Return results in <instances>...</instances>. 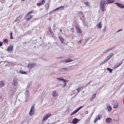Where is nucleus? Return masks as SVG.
Instances as JSON below:
<instances>
[{
  "label": "nucleus",
  "mask_w": 124,
  "mask_h": 124,
  "mask_svg": "<svg viewBox=\"0 0 124 124\" xmlns=\"http://www.w3.org/2000/svg\"><path fill=\"white\" fill-rule=\"evenodd\" d=\"M106 4V2L104 0H101L100 2V9L101 11H103V12H104V11L106 10H105Z\"/></svg>",
  "instance_id": "obj_1"
},
{
  "label": "nucleus",
  "mask_w": 124,
  "mask_h": 124,
  "mask_svg": "<svg viewBox=\"0 0 124 124\" xmlns=\"http://www.w3.org/2000/svg\"><path fill=\"white\" fill-rule=\"evenodd\" d=\"M33 12V11L29 12L26 15V16H25V20H26V21H30L31 19V18H32V15H31V14H32Z\"/></svg>",
  "instance_id": "obj_2"
},
{
  "label": "nucleus",
  "mask_w": 124,
  "mask_h": 124,
  "mask_svg": "<svg viewBox=\"0 0 124 124\" xmlns=\"http://www.w3.org/2000/svg\"><path fill=\"white\" fill-rule=\"evenodd\" d=\"M34 108H35V106L34 105H32L29 112V115L30 116L34 115V113H35V110Z\"/></svg>",
  "instance_id": "obj_3"
},
{
  "label": "nucleus",
  "mask_w": 124,
  "mask_h": 124,
  "mask_svg": "<svg viewBox=\"0 0 124 124\" xmlns=\"http://www.w3.org/2000/svg\"><path fill=\"white\" fill-rule=\"evenodd\" d=\"M73 62V60L72 59L67 58V59L62 60L61 61V62L62 63H67L68 62Z\"/></svg>",
  "instance_id": "obj_4"
},
{
  "label": "nucleus",
  "mask_w": 124,
  "mask_h": 124,
  "mask_svg": "<svg viewBox=\"0 0 124 124\" xmlns=\"http://www.w3.org/2000/svg\"><path fill=\"white\" fill-rule=\"evenodd\" d=\"M56 79L58 81H63L64 87H66V84H67V82H68V81L66 80V79H64L62 78H61V77L57 78Z\"/></svg>",
  "instance_id": "obj_5"
},
{
  "label": "nucleus",
  "mask_w": 124,
  "mask_h": 124,
  "mask_svg": "<svg viewBox=\"0 0 124 124\" xmlns=\"http://www.w3.org/2000/svg\"><path fill=\"white\" fill-rule=\"evenodd\" d=\"M36 65V63L30 62L28 64L27 67L29 69H31V68H33Z\"/></svg>",
  "instance_id": "obj_6"
},
{
  "label": "nucleus",
  "mask_w": 124,
  "mask_h": 124,
  "mask_svg": "<svg viewBox=\"0 0 124 124\" xmlns=\"http://www.w3.org/2000/svg\"><path fill=\"white\" fill-rule=\"evenodd\" d=\"M51 115L52 114H51L50 113H48L46 114V115H44V116L43 117L42 122H45V121H46L48 119V118L51 117Z\"/></svg>",
  "instance_id": "obj_7"
},
{
  "label": "nucleus",
  "mask_w": 124,
  "mask_h": 124,
  "mask_svg": "<svg viewBox=\"0 0 124 124\" xmlns=\"http://www.w3.org/2000/svg\"><path fill=\"white\" fill-rule=\"evenodd\" d=\"M84 106H81V107L78 108L76 110H75L73 112H72L70 114V116H73L75 114H76L80 109H82Z\"/></svg>",
  "instance_id": "obj_8"
},
{
  "label": "nucleus",
  "mask_w": 124,
  "mask_h": 124,
  "mask_svg": "<svg viewBox=\"0 0 124 124\" xmlns=\"http://www.w3.org/2000/svg\"><path fill=\"white\" fill-rule=\"evenodd\" d=\"M102 119V115L101 114H99L98 116L96 117V118L94 119V123H96L97 121H99V120H101Z\"/></svg>",
  "instance_id": "obj_9"
},
{
  "label": "nucleus",
  "mask_w": 124,
  "mask_h": 124,
  "mask_svg": "<svg viewBox=\"0 0 124 124\" xmlns=\"http://www.w3.org/2000/svg\"><path fill=\"white\" fill-rule=\"evenodd\" d=\"M114 4H117V6H118V7H120V8H121L122 9H123V8H124V4L115 2L114 3Z\"/></svg>",
  "instance_id": "obj_10"
},
{
  "label": "nucleus",
  "mask_w": 124,
  "mask_h": 124,
  "mask_svg": "<svg viewBox=\"0 0 124 124\" xmlns=\"http://www.w3.org/2000/svg\"><path fill=\"white\" fill-rule=\"evenodd\" d=\"M46 1L45 0H42V1H40L39 3H37V6H41V5H43L45 4Z\"/></svg>",
  "instance_id": "obj_11"
},
{
  "label": "nucleus",
  "mask_w": 124,
  "mask_h": 124,
  "mask_svg": "<svg viewBox=\"0 0 124 124\" xmlns=\"http://www.w3.org/2000/svg\"><path fill=\"white\" fill-rule=\"evenodd\" d=\"M124 60H122V61L120 62V63H117L115 65H114V68H118V67H119V66H121V65H122V64H123V61Z\"/></svg>",
  "instance_id": "obj_12"
},
{
  "label": "nucleus",
  "mask_w": 124,
  "mask_h": 124,
  "mask_svg": "<svg viewBox=\"0 0 124 124\" xmlns=\"http://www.w3.org/2000/svg\"><path fill=\"white\" fill-rule=\"evenodd\" d=\"M13 50V45L10 46L7 49V52H10V53H11Z\"/></svg>",
  "instance_id": "obj_13"
},
{
  "label": "nucleus",
  "mask_w": 124,
  "mask_h": 124,
  "mask_svg": "<svg viewBox=\"0 0 124 124\" xmlns=\"http://www.w3.org/2000/svg\"><path fill=\"white\" fill-rule=\"evenodd\" d=\"M59 95V93L56 92V91H54L52 93V96L53 97H56V96H58Z\"/></svg>",
  "instance_id": "obj_14"
},
{
  "label": "nucleus",
  "mask_w": 124,
  "mask_h": 124,
  "mask_svg": "<svg viewBox=\"0 0 124 124\" xmlns=\"http://www.w3.org/2000/svg\"><path fill=\"white\" fill-rule=\"evenodd\" d=\"M115 2V0H106L105 2L107 4H110Z\"/></svg>",
  "instance_id": "obj_15"
},
{
  "label": "nucleus",
  "mask_w": 124,
  "mask_h": 124,
  "mask_svg": "<svg viewBox=\"0 0 124 124\" xmlns=\"http://www.w3.org/2000/svg\"><path fill=\"white\" fill-rule=\"evenodd\" d=\"M76 30H77V32L78 33H82V30H81V29L79 28L78 26H76Z\"/></svg>",
  "instance_id": "obj_16"
},
{
  "label": "nucleus",
  "mask_w": 124,
  "mask_h": 124,
  "mask_svg": "<svg viewBox=\"0 0 124 124\" xmlns=\"http://www.w3.org/2000/svg\"><path fill=\"white\" fill-rule=\"evenodd\" d=\"M13 86H17V85H18V80L16 79H14L13 81Z\"/></svg>",
  "instance_id": "obj_17"
},
{
  "label": "nucleus",
  "mask_w": 124,
  "mask_h": 124,
  "mask_svg": "<svg viewBox=\"0 0 124 124\" xmlns=\"http://www.w3.org/2000/svg\"><path fill=\"white\" fill-rule=\"evenodd\" d=\"M67 70H68L67 68H63L62 69H60L59 70V71H60V72H65V71H67Z\"/></svg>",
  "instance_id": "obj_18"
},
{
  "label": "nucleus",
  "mask_w": 124,
  "mask_h": 124,
  "mask_svg": "<svg viewBox=\"0 0 124 124\" xmlns=\"http://www.w3.org/2000/svg\"><path fill=\"white\" fill-rule=\"evenodd\" d=\"M96 28L97 29H101V28H102V24L101 23V22H99L96 25Z\"/></svg>",
  "instance_id": "obj_19"
},
{
  "label": "nucleus",
  "mask_w": 124,
  "mask_h": 124,
  "mask_svg": "<svg viewBox=\"0 0 124 124\" xmlns=\"http://www.w3.org/2000/svg\"><path fill=\"white\" fill-rule=\"evenodd\" d=\"M112 121H113V120L112 119V118H107L106 119V122L108 123V124H110V123H112Z\"/></svg>",
  "instance_id": "obj_20"
},
{
  "label": "nucleus",
  "mask_w": 124,
  "mask_h": 124,
  "mask_svg": "<svg viewBox=\"0 0 124 124\" xmlns=\"http://www.w3.org/2000/svg\"><path fill=\"white\" fill-rule=\"evenodd\" d=\"M29 90H27L25 92V96L27 98H29V96H30V94H29Z\"/></svg>",
  "instance_id": "obj_21"
},
{
  "label": "nucleus",
  "mask_w": 124,
  "mask_h": 124,
  "mask_svg": "<svg viewBox=\"0 0 124 124\" xmlns=\"http://www.w3.org/2000/svg\"><path fill=\"white\" fill-rule=\"evenodd\" d=\"M72 123L74 124H78V119H77V118L74 119L73 120Z\"/></svg>",
  "instance_id": "obj_22"
},
{
  "label": "nucleus",
  "mask_w": 124,
  "mask_h": 124,
  "mask_svg": "<svg viewBox=\"0 0 124 124\" xmlns=\"http://www.w3.org/2000/svg\"><path fill=\"white\" fill-rule=\"evenodd\" d=\"M83 89H84V86L79 87L77 89V91L79 93L80 91H82Z\"/></svg>",
  "instance_id": "obj_23"
},
{
  "label": "nucleus",
  "mask_w": 124,
  "mask_h": 124,
  "mask_svg": "<svg viewBox=\"0 0 124 124\" xmlns=\"http://www.w3.org/2000/svg\"><path fill=\"white\" fill-rule=\"evenodd\" d=\"M58 37L60 40V42H61V43H63L64 41V39H63V37L61 36H59Z\"/></svg>",
  "instance_id": "obj_24"
},
{
  "label": "nucleus",
  "mask_w": 124,
  "mask_h": 124,
  "mask_svg": "<svg viewBox=\"0 0 124 124\" xmlns=\"http://www.w3.org/2000/svg\"><path fill=\"white\" fill-rule=\"evenodd\" d=\"M62 8H63V7L60 6L54 9L53 11H56V10H60V9H61V10H62Z\"/></svg>",
  "instance_id": "obj_25"
},
{
  "label": "nucleus",
  "mask_w": 124,
  "mask_h": 124,
  "mask_svg": "<svg viewBox=\"0 0 124 124\" xmlns=\"http://www.w3.org/2000/svg\"><path fill=\"white\" fill-rule=\"evenodd\" d=\"M78 14H79L83 18H84V17H85V16L84 15V13H83V12H82V11H79L78 13Z\"/></svg>",
  "instance_id": "obj_26"
},
{
  "label": "nucleus",
  "mask_w": 124,
  "mask_h": 124,
  "mask_svg": "<svg viewBox=\"0 0 124 124\" xmlns=\"http://www.w3.org/2000/svg\"><path fill=\"white\" fill-rule=\"evenodd\" d=\"M2 87H4V82L3 81H0V88H2Z\"/></svg>",
  "instance_id": "obj_27"
},
{
  "label": "nucleus",
  "mask_w": 124,
  "mask_h": 124,
  "mask_svg": "<svg viewBox=\"0 0 124 124\" xmlns=\"http://www.w3.org/2000/svg\"><path fill=\"white\" fill-rule=\"evenodd\" d=\"M107 108L108 112H110L112 110V107L110 105H108Z\"/></svg>",
  "instance_id": "obj_28"
},
{
  "label": "nucleus",
  "mask_w": 124,
  "mask_h": 124,
  "mask_svg": "<svg viewBox=\"0 0 124 124\" xmlns=\"http://www.w3.org/2000/svg\"><path fill=\"white\" fill-rule=\"evenodd\" d=\"M19 73L20 74H27V72H24V71L20 70L19 71Z\"/></svg>",
  "instance_id": "obj_29"
},
{
  "label": "nucleus",
  "mask_w": 124,
  "mask_h": 124,
  "mask_svg": "<svg viewBox=\"0 0 124 124\" xmlns=\"http://www.w3.org/2000/svg\"><path fill=\"white\" fill-rule=\"evenodd\" d=\"M107 70H108L109 72V73H112V72H113V69L111 68H108Z\"/></svg>",
  "instance_id": "obj_30"
},
{
  "label": "nucleus",
  "mask_w": 124,
  "mask_h": 124,
  "mask_svg": "<svg viewBox=\"0 0 124 124\" xmlns=\"http://www.w3.org/2000/svg\"><path fill=\"white\" fill-rule=\"evenodd\" d=\"M111 58H112V55H109L107 57V60H108H108H110V59H111Z\"/></svg>",
  "instance_id": "obj_31"
},
{
  "label": "nucleus",
  "mask_w": 124,
  "mask_h": 124,
  "mask_svg": "<svg viewBox=\"0 0 124 124\" xmlns=\"http://www.w3.org/2000/svg\"><path fill=\"white\" fill-rule=\"evenodd\" d=\"M118 107H119L118 104H116L113 106V108H118Z\"/></svg>",
  "instance_id": "obj_32"
},
{
  "label": "nucleus",
  "mask_w": 124,
  "mask_h": 124,
  "mask_svg": "<svg viewBox=\"0 0 124 124\" xmlns=\"http://www.w3.org/2000/svg\"><path fill=\"white\" fill-rule=\"evenodd\" d=\"M19 18H20V16L17 17L16 19L15 20V22H17V23H19V22H20V20H19Z\"/></svg>",
  "instance_id": "obj_33"
},
{
  "label": "nucleus",
  "mask_w": 124,
  "mask_h": 124,
  "mask_svg": "<svg viewBox=\"0 0 124 124\" xmlns=\"http://www.w3.org/2000/svg\"><path fill=\"white\" fill-rule=\"evenodd\" d=\"M10 38L11 39H13V33H12V32H10Z\"/></svg>",
  "instance_id": "obj_34"
},
{
  "label": "nucleus",
  "mask_w": 124,
  "mask_h": 124,
  "mask_svg": "<svg viewBox=\"0 0 124 124\" xmlns=\"http://www.w3.org/2000/svg\"><path fill=\"white\" fill-rule=\"evenodd\" d=\"M96 97V93H94L92 95V98H93V99H94V98H95Z\"/></svg>",
  "instance_id": "obj_35"
},
{
  "label": "nucleus",
  "mask_w": 124,
  "mask_h": 124,
  "mask_svg": "<svg viewBox=\"0 0 124 124\" xmlns=\"http://www.w3.org/2000/svg\"><path fill=\"white\" fill-rule=\"evenodd\" d=\"M45 6H46V9L48 10V9H49V4H46Z\"/></svg>",
  "instance_id": "obj_36"
},
{
  "label": "nucleus",
  "mask_w": 124,
  "mask_h": 124,
  "mask_svg": "<svg viewBox=\"0 0 124 124\" xmlns=\"http://www.w3.org/2000/svg\"><path fill=\"white\" fill-rule=\"evenodd\" d=\"M82 42H83V40H80L79 41H78V45H80Z\"/></svg>",
  "instance_id": "obj_37"
},
{
  "label": "nucleus",
  "mask_w": 124,
  "mask_h": 124,
  "mask_svg": "<svg viewBox=\"0 0 124 124\" xmlns=\"http://www.w3.org/2000/svg\"><path fill=\"white\" fill-rule=\"evenodd\" d=\"M3 42H4V43H8V39H5L3 40Z\"/></svg>",
  "instance_id": "obj_38"
},
{
  "label": "nucleus",
  "mask_w": 124,
  "mask_h": 124,
  "mask_svg": "<svg viewBox=\"0 0 124 124\" xmlns=\"http://www.w3.org/2000/svg\"><path fill=\"white\" fill-rule=\"evenodd\" d=\"M49 31L50 33H53V31H52V29H51V27L48 28Z\"/></svg>",
  "instance_id": "obj_39"
},
{
  "label": "nucleus",
  "mask_w": 124,
  "mask_h": 124,
  "mask_svg": "<svg viewBox=\"0 0 124 124\" xmlns=\"http://www.w3.org/2000/svg\"><path fill=\"white\" fill-rule=\"evenodd\" d=\"M84 3L87 6H90V3L89 2H85Z\"/></svg>",
  "instance_id": "obj_40"
},
{
  "label": "nucleus",
  "mask_w": 124,
  "mask_h": 124,
  "mask_svg": "<svg viewBox=\"0 0 124 124\" xmlns=\"http://www.w3.org/2000/svg\"><path fill=\"white\" fill-rule=\"evenodd\" d=\"M111 50H112V48L110 49H108L106 50V53H108V52H109V51H111Z\"/></svg>",
  "instance_id": "obj_41"
},
{
  "label": "nucleus",
  "mask_w": 124,
  "mask_h": 124,
  "mask_svg": "<svg viewBox=\"0 0 124 124\" xmlns=\"http://www.w3.org/2000/svg\"><path fill=\"white\" fill-rule=\"evenodd\" d=\"M71 31L72 32V33H73V32H74V28H72L71 29Z\"/></svg>",
  "instance_id": "obj_42"
},
{
  "label": "nucleus",
  "mask_w": 124,
  "mask_h": 124,
  "mask_svg": "<svg viewBox=\"0 0 124 124\" xmlns=\"http://www.w3.org/2000/svg\"><path fill=\"white\" fill-rule=\"evenodd\" d=\"M0 102H1V101H2V97L0 95Z\"/></svg>",
  "instance_id": "obj_43"
},
{
  "label": "nucleus",
  "mask_w": 124,
  "mask_h": 124,
  "mask_svg": "<svg viewBox=\"0 0 124 124\" xmlns=\"http://www.w3.org/2000/svg\"><path fill=\"white\" fill-rule=\"evenodd\" d=\"M57 45H58V42L54 43V46H57Z\"/></svg>",
  "instance_id": "obj_44"
},
{
  "label": "nucleus",
  "mask_w": 124,
  "mask_h": 124,
  "mask_svg": "<svg viewBox=\"0 0 124 124\" xmlns=\"http://www.w3.org/2000/svg\"><path fill=\"white\" fill-rule=\"evenodd\" d=\"M106 29V27L105 26L104 30L103 31V32H106V31L105 30Z\"/></svg>",
  "instance_id": "obj_45"
},
{
  "label": "nucleus",
  "mask_w": 124,
  "mask_h": 124,
  "mask_svg": "<svg viewBox=\"0 0 124 124\" xmlns=\"http://www.w3.org/2000/svg\"><path fill=\"white\" fill-rule=\"evenodd\" d=\"M93 97L90 98V102L93 101Z\"/></svg>",
  "instance_id": "obj_46"
},
{
  "label": "nucleus",
  "mask_w": 124,
  "mask_h": 124,
  "mask_svg": "<svg viewBox=\"0 0 124 124\" xmlns=\"http://www.w3.org/2000/svg\"><path fill=\"white\" fill-rule=\"evenodd\" d=\"M107 61H108V60H107V59L104 60L103 61V62H104V63H105V62H107Z\"/></svg>",
  "instance_id": "obj_47"
},
{
  "label": "nucleus",
  "mask_w": 124,
  "mask_h": 124,
  "mask_svg": "<svg viewBox=\"0 0 124 124\" xmlns=\"http://www.w3.org/2000/svg\"><path fill=\"white\" fill-rule=\"evenodd\" d=\"M123 31V29L119 30L118 31H117V32H120V31Z\"/></svg>",
  "instance_id": "obj_48"
},
{
  "label": "nucleus",
  "mask_w": 124,
  "mask_h": 124,
  "mask_svg": "<svg viewBox=\"0 0 124 124\" xmlns=\"http://www.w3.org/2000/svg\"><path fill=\"white\" fill-rule=\"evenodd\" d=\"M2 44H3L2 42H0V46H2Z\"/></svg>",
  "instance_id": "obj_49"
},
{
  "label": "nucleus",
  "mask_w": 124,
  "mask_h": 124,
  "mask_svg": "<svg viewBox=\"0 0 124 124\" xmlns=\"http://www.w3.org/2000/svg\"><path fill=\"white\" fill-rule=\"evenodd\" d=\"M90 84H91V82H89V83H88L87 84V85H86V86H89V85Z\"/></svg>",
  "instance_id": "obj_50"
},
{
  "label": "nucleus",
  "mask_w": 124,
  "mask_h": 124,
  "mask_svg": "<svg viewBox=\"0 0 124 124\" xmlns=\"http://www.w3.org/2000/svg\"><path fill=\"white\" fill-rule=\"evenodd\" d=\"M103 63H105L104 62H102V63H101V64H103Z\"/></svg>",
  "instance_id": "obj_51"
},
{
  "label": "nucleus",
  "mask_w": 124,
  "mask_h": 124,
  "mask_svg": "<svg viewBox=\"0 0 124 124\" xmlns=\"http://www.w3.org/2000/svg\"><path fill=\"white\" fill-rule=\"evenodd\" d=\"M86 114H89V112H88V111H87L86 112Z\"/></svg>",
  "instance_id": "obj_52"
},
{
  "label": "nucleus",
  "mask_w": 124,
  "mask_h": 124,
  "mask_svg": "<svg viewBox=\"0 0 124 124\" xmlns=\"http://www.w3.org/2000/svg\"><path fill=\"white\" fill-rule=\"evenodd\" d=\"M21 1H25V0H21Z\"/></svg>",
  "instance_id": "obj_53"
},
{
  "label": "nucleus",
  "mask_w": 124,
  "mask_h": 124,
  "mask_svg": "<svg viewBox=\"0 0 124 124\" xmlns=\"http://www.w3.org/2000/svg\"><path fill=\"white\" fill-rule=\"evenodd\" d=\"M62 31V29H61L60 30V31Z\"/></svg>",
  "instance_id": "obj_54"
},
{
  "label": "nucleus",
  "mask_w": 124,
  "mask_h": 124,
  "mask_svg": "<svg viewBox=\"0 0 124 124\" xmlns=\"http://www.w3.org/2000/svg\"><path fill=\"white\" fill-rule=\"evenodd\" d=\"M49 20H51V18H49Z\"/></svg>",
  "instance_id": "obj_55"
}]
</instances>
